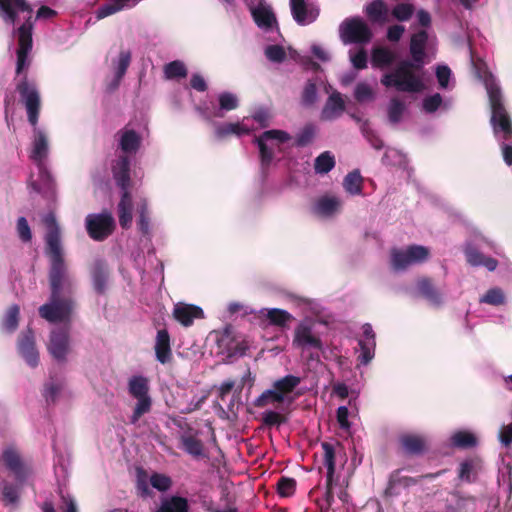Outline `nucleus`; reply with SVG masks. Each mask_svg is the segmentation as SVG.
Instances as JSON below:
<instances>
[{
	"instance_id": "nucleus-1",
	"label": "nucleus",
	"mask_w": 512,
	"mask_h": 512,
	"mask_svg": "<svg viewBox=\"0 0 512 512\" xmlns=\"http://www.w3.org/2000/svg\"><path fill=\"white\" fill-rule=\"evenodd\" d=\"M46 225L45 236L46 253L50 260L49 283L51 294L47 303L39 307V315L50 323L69 322L74 309L71 298L65 297L74 285V280L67 270L63 258V249L60 239V228L55 215L49 213L44 216Z\"/></svg>"
},
{
	"instance_id": "nucleus-2",
	"label": "nucleus",
	"mask_w": 512,
	"mask_h": 512,
	"mask_svg": "<svg viewBox=\"0 0 512 512\" xmlns=\"http://www.w3.org/2000/svg\"><path fill=\"white\" fill-rule=\"evenodd\" d=\"M17 90L25 105L28 121L32 125V134L28 149L30 160L37 166L38 177L30 176L29 186L37 193L54 195V183L50 172L46 167V161L50 152V140L48 132L38 126L40 110V96L36 86L24 78L18 85Z\"/></svg>"
},
{
	"instance_id": "nucleus-3",
	"label": "nucleus",
	"mask_w": 512,
	"mask_h": 512,
	"mask_svg": "<svg viewBox=\"0 0 512 512\" xmlns=\"http://www.w3.org/2000/svg\"><path fill=\"white\" fill-rule=\"evenodd\" d=\"M294 306L304 315L295 325L292 333L293 348L310 352V358L319 357L318 353L326 350L324 336L328 322L322 318L323 306L316 300L297 297L293 300Z\"/></svg>"
},
{
	"instance_id": "nucleus-4",
	"label": "nucleus",
	"mask_w": 512,
	"mask_h": 512,
	"mask_svg": "<svg viewBox=\"0 0 512 512\" xmlns=\"http://www.w3.org/2000/svg\"><path fill=\"white\" fill-rule=\"evenodd\" d=\"M118 148L125 154L120 156L112 167L113 176L117 185L122 189L121 200L118 204V218L122 228L132 225L133 204L128 186L130 182V161L127 156L136 154L142 143V133L132 124H127L116 134Z\"/></svg>"
},
{
	"instance_id": "nucleus-5",
	"label": "nucleus",
	"mask_w": 512,
	"mask_h": 512,
	"mask_svg": "<svg viewBox=\"0 0 512 512\" xmlns=\"http://www.w3.org/2000/svg\"><path fill=\"white\" fill-rule=\"evenodd\" d=\"M431 42L432 39L426 30L414 33L410 41L412 61H403L396 69L385 73L381 78V83L385 87L394 88L399 92H422L426 88L423 77L413 69L420 70L425 65V48Z\"/></svg>"
},
{
	"instance_id": "nucleus-6",
	"label": "nucleus",
	"mask_w": 512,
	"mask_h": 512,
	"mask_svg": "<svg viewBox=\"0 0 512 512\" xmlns=\"http://www.w3.org/2000/svg\"><path fill=\"white\" fill-rule=\"evenodd\" d=\"M32 7L27 0H0V18L10 26H14L21 13L27 15L25 22L14 31L18 39L16 73L21 75L30 65L32 50Z\"/></svg>"
},
{
	"instance_id": "nucleus-7",
	"label": "nucleus",
	"mask_w": 512,
	"mask_h": 512,
	"mask_svg": "<svg viewBox=\"0 0 512 512\" xmlns=\"http://www.w3.org/2000/svg\"><path fill=\"white\" fill-rule=\"evenodd\" d=\"M491 106V124L498 140L503 141L502 155L505 163L512 165V124L502 104V97L496 79L489 75L484 79Z\"/></svg>"
},
{
	"instance_id": "nucleus-8",
	"label": "nucleus",
	"mask_w": 512,
	"mask_h": 512,
	"mask_svg": "<svg viewBox=\"0 0 512 512\" xmlns=\"http://www.w3.org/2000/svg\"><path fill=\"white\" fill-rule=\"evenodd\" d=\"M301 383V378L295 375H286L273 382L270 389L263 391L255 400L254 405L263 408L274 405L278 408L280 405H290L295 400L294 390Z\"/></svg>"
},
{
	"instance_id": "nucleus-9",
	"label": "nucleus",
	"mask_w": 512,
	"mask_h": 512,
	"mask_svg": "<svg viewBox=\"0 0 512 512\" xmlns=\"http://www.w3.org/2000/svg\"><path fill=\"white\" fill-rule=\"evenodd\" d=\"M291 135L278 129H271L263 132L259 137L254 139L259 149L261 166L263 169L270 166L274 156L281 153L290 141Z\"/></svg>"
},
{
	"instance_id": "nucleus-10",
	"label": "nucleus",
	"mask_w": 512,
	"mask_h": 512,
	"mask_svg": "<svg viewBox=\"0 0 512 512\" xmlns=\"http://www.w3.org/2000/svg\"><path fill=\"white\" fill-rule=\"evenodd\" d=\"M128 393L137 400L130 423L136 425L140 418L149 413L152 407V398L149 394V380L143 375H133L127 382Z\"/></svg>"
},
{
	"instance_id": "nucleus-11",
	"label": "nucleus",
	"mask_w": 512,
	"mask_h": 512,
	"mask_svg": "<svg viewBox=\"0 0 512 512\" xmlns=\"http://www.w3.org/2000/svg\"><path fill=\"white\" fill-rule=\"evenodd\" d=\"M429 255V249L422 245L393 248L390 252V264L394 271H403L410 266L425 262Z\"/></svg>"
},
{
	"instance_id": "nucleus-12",
	"label": "nucleus",
	"mask_w": 512,
	"mask_h": 512,
	"mask_svg": "<svg viewBox=\"0 0 512 512\" xmlns=\"http://www.w3.org/2000/svg\"><path fill=\"white\" fill-rule=\"evenodd\" d=\"M339 35L344 44L368 43L372 38L370 28L360 18H351L343 21L339 27Z\"/></svg>"
},
{
	"instance_id": "nucleus-13",
	"label": "nucleus",
	"mask_w": 512,
	"mask_h": 512,
	"mask_svg": "<svg viewBox=\"0 0 512 512\" xmlns=\"http://www.w3.org/2000/svg\"><path fill=\"white\" fill-rule=\"evenodd\" d=\"M89 236L96 241H102L112 234L115 221L110 212L88 214L85 220Z\"/></svg>"
},
{
	"instance_id": "nucleus-14",
	"label": "nucleus",
	"mask_w": 512,
	"mask_h": 512,
	"mask_svg": "<svg viewBox=\"0 0 512 512\" xmlns=\"http://www.w3.org/2000/svg\"><path fill=\"white\" fill-rule=\"evenodd\" d=\"M323 465L327 470L326 475V493L323 503L320 504L322 512H327L333 502V476L335 473V450L334 446L328 442L322 443Z\"/></svg>"
},
{
	"instance_id": "nucleus-15",
	"label": "nucleus",
	"mask_w": 512,
	"mask_h": 512,
	"mask_svg": "<svg viewBox=\"0 0 512 512\" xmlns=\"http://www.w3.org/2000/svg\"><path fill=\"white\" fill-rule=\"evenodd\" d=\"M251 15L256 23V25L264 32L271 33L269 39L272 41H276L277 37L280 36L279 28L277 24V20L275 14L272 11V8L266 3H259L257 7H253L250 10Z\"/></svg>"
},
{
	"instance_id": "nucleus-16",
	"label": "nucleus",
	"mask_w": 512,
	"mask_h": 512,
	"mask_svg": "<svg viewBox=\"0 0 512 512\" xmlns=\"http://www.w3.org/2000/svg\"><path fill=\"white\" fill-rule=\"evenodd\" d=\"M131 58V51L125 48H121L115 55H110L109 68L112 76L109 83L110 89L113 90L118 87L131 63Z\"/></svg>"
},
{
	"instance_id": "nucleus-17",
	"label": "nucleus",
	"mask_w": 512,
	"mask_h": 512,
	"mask_svg": "<svg viewBox=\"0 0 512 512\" xmlns=\"http://www.w3.org/2000/svg\"><path fill=\"white\" fill-rule=\"evenodd\" d=\"M5 466L14 475L16 481L22 484L30 474L29 467L22 460L20 453L13 446H7L2 453Z\"/></svg>"
},
{
	"instance_id": "nucleus-18",
	"label": "nucleus",
	"mask_w": 512,
	"mask_h": 512,
	"mask_svg": "<svg viewBox=\"0 0 512 512\" xmlns=\"http://www.w3.org/2000/svg\"><path fill=\"white\" fill-rule=\"evenodd\" d=\"M255 130L250 117H244L241 121L218 123L214 126V135L217 139H224L230 135L241 137Z\"/></svg>"
},
{
	"instance_id": "nucleus-19",
	"label": "nucleus",
	"mask_w": 512,
	"mask_h": 512,
	"mask_svg": "<svg viewBox=\"0 0 512 512\" xmlns=\"http://www.w3.org/2000/svg\"><path fill=\"white\" fill-rule=\"evenodd\" d=\"M48 351L52 357L60 362L67 359L70 352V340L67 330H53L48 343Z\"/></svg>"
},
{
	"instance_id": "nucleus-20",
	"label": "nucleus",
	"mask_w": 512,
	"mask_h": 512,
	"mask_svg": "<svg viewBox=\"0 0 512 512\" xmlns=\"http://www.w3.org/2000/svg\"><path fill=\"white\" fill-rule=\"evenodd\" d=\"M290 7L294 20L302 26L313 23L319 16V8L305 0H290Z\"/></svg>"
},
{
	"instance_id": "nucleus-21",
	"label": "nucleus",
	"mask_w": 512,
	"mask_h": 512,
	"mask_svg": "<svg viewBox=\"0 0 512 512\" xmlns=\"http://www.w3.org/2000/svg\"><path fill=\"white\" fill-rule=\"evenodd\" d=\"M342 200L337 196L325 195L318 198L313 205V213L324 219L337 215L342 208Z\"/></svg>"
},
{
	"instance_id": "nucleus-22",
	"label": "nucleus",
	"mask_w": 512,
	"mask_h": 512,
	"mask_svg": "<svg viewBox=\"0 0 512 512\" xmlns=\"http://www.w3.org/2000/svg\"><path fill=\"white\" fill-rule=\"evenodd\" d=\"M18 351L30 367L38 365L39 354L35 347L33 332L30 329L21 335L18 342Z\"/></svg>"
},
{
	"instance_id": "nucleus-23",
	"label": "nucleus",
	"mask_w": 512,
	"mask_h": 512,
	"mask_svg": "<svg viewBox=\"0 0 512 512\" xmlns=\"http://www.w3.org/2000/svg\"><path fill=\"white\" fill-rule=\"evenodd\" d=\"M219 109L211 115L208 111L202 107H197L196 110L205 119L210 121L212 117H223V112L232 111L238 108L239 99L237 95L231 92H222L218 95Z\"/></svg>"
},
{
	"instance_id": "nucleus-24",
	"label": "nucleus",
	"mask_w": 512,
	"mask_h": 512,
	"mask_svg": "<svg viewBox=\"0 0 512 512\" xmlns=\"http://www.w3.org/2000/svg\"><path fill=\"white\" fill-rule=\"evenodd\" d=\"M345 111V101L338 91H333L326 100L321 118L325 121H333L339 118Z\"/></svg>"
},
{
	"instance_id": "nucleus-25",
	"label": "nucleus",
	"mask_w": 512,
	"mask_h": 512,
	"mask_svg": "<svg viewBox=\"0 0 512 512\" xmlns=\"http://www.w3.org/2000/svg\"><path fill=\"white\" fill-rule=\"evenodd\" d=\"M173 316L179 323L187 327L193 323L194 319L203 318L204 312L199 306L180 302L175 304Z\"/></svg>"
},
{
	"instance_id": "nucleus-26",
	"label": "nucleus",
	"mask_w": 512,
	"mask_h": 512,
	"mask_svg": "<svg viewBox=\"0 0 512 512\" xmlns=\"http://www.w3.org/2000/svg\"><path fill=\"white\" fill-rule=\"evenodd\" d=\"M465 256L467 259V262L475 267L483 266L488 271H494L497 266L498 262L496 259L492 257L484 256L481 252L478 251L475 247H473L471 244H467L465 247Z\"/></svg>"
},
{
	"instance_id": "nucleus-27",
	"label": "nucleus",
	"mask_w": 512,
	"mask_h": 512,
	"mask_svg": "<svg viewBox=\"0 0 512 512\" xmlns=\"http://www.w3.org/2000/svg\"><path fill=\"white\" fill-rule=\"evenodd\" d=\"M478 443L476 435L468 430H457L453 432L449 439L448 445L452 448L468 449L475 447Z\"/></svg>"
},
{
	"instance_id": "nucleus-28",
	"label": "nucleus",
	"mask_w": 512,
	"mask_h": 512,
	"mask_svg": "<svg viewBox=\"0 0 512 512\" xmlns=\"http://www.w3.org/2000/svg\"><path fill=\"white\" fill-rule=\"evenodd\" d=\"M155 354L156 359L162 364L168 363L171 360L170 336L166 330H159L157 332Z\"/></svg>"
},
{
	"instance_id": "nucleus-29",
	"label": "nucleus",
	"mask_w": 512,
	"mask_h": 512,
	"mask_svg": "<svg viewBox=\"0 0 512 512\" xmlns=\"http://www.w3.org/2000/svg\"><path fill=\"white\" fill-rule=\"evenodd\" d=\"M140 0H108L96 11L97 19H103L125 8L135 6Z\"/></svg>"
},
{
	"instance_id": "nucleus-30",
	"label": "nucleus",
	"mask_w": 512,
	"mask_h": 512,
	"mask_svg": "<svg viewBox=\"0 0 512 512\" xmlns=\"http://www.w3.org/2000/svg\"><path fill=\"white\" fill-rule=\"evenodd\" d=\"M260 316L269 321L270 324L284 327L293 320L291 313L279 308H263L259 311Z\"/></svg>"
},
{
	"instance_id": "nucleus-31",
	"label": "nucleus",
	"mask_w": 512,
	"mask_h": 512,
	"mask_svg": "<svg viewBox=\"0 0 512 512\" xmlns=\"http://www.w3.org/2000/svg\"><path fill=\"white\" fill-rule=\"evenodd\" d=\"M402 448L406 453L419 454L426 447V441L423 436L417 434H405L400 438Z\"/></svg>"
},
{
	"instance_id": "nucleus-32",
	"label": "nucleus",
	"mask_w": 512,
	"mask_h": 512,
	"mask_svg": "<svg viewBox=\"0 0 512 512\" xmlns=\"http://www.w3.org/2000/svg\"><path fill=\"white\" fill-rule=\"evenodd\" d=\"M183 450L194 458L206 456L203 443L193 435H182L180 438Z\"/></svg>"
},
{
	"instance_id": "nucleus-33",
	"label": "nucleus",
	"mask_w": 512,
	"mask_h": 512,
	"mask_svg": "<svg viewBox=\"0 0 512 512\" xmlns=\"http://www.w3.org/2000/svg\"><path fill=\"white\" fill-rule=\"evenodd\" d=\"M417 289L419 293L432 305L439 306L442 303L440 293L433 286L428 278H422L417 282Z\"/></svg>"
},
{
	"instance_id": "nucleus-34",
	"label": "nucleus",
	"mask_w": 512,
	"mask_h": 512,
	"mask_svg": "<svg viewBox=\"0 0 512 512\" xmlns=\"http://www.w3.org/2000/svg\"><path fill=\"white\" fill-rule=\"evenodd\" d=\"M479 303L493 307L504 306L506 304L505 292L500 287L489 288L479 297Z\"/></svg>"
},
{
	"instance_id": "nucleus-35",
	"label": "nucleus",
	"mask_w": 512,
	"mask_h": 512,
	"mask_svg": "<svg viewBox=\"0 0 512 512\" xmlns=\"http://www.w3.org/2000/svg\"><path fill=\"white\" fill-rule=\"evenodd\" d=\"M482 464L479 458H470L463 461L459 468V478L462 481L471 482L481 470Z\"/></svg>"
},
{
	"instance_id": "nucleus-36",
	"label": "nucleus",
	"mask_w": 512,
	"mask_h": 512,
	"mask_svg": "<svg viewBox=\"0 0 512 512\" xmlns=\"http://www.w3.org/2000/svg\"><path fill=\"white\" fill-rule=\"evenodd\" d=\"M363 178L359 170H353L343 179V188L351 196L362 194Z\"/></svg>"
},
{
	"instance_id": "nucleus-37",
	"label": "nucleus",
	"mask_w": 512,
	"mask_h": 512,
	"mask_svg": "<svg viewBox=\"0 0 512 512\" xmlns=\"http://www.w3.org/2000/svg\"><path fill=\"white\" fill-rule=\"evenodd\" d=\"M452 107V100L448 99L443 101L442 96L439 93H434L432 95L426 96L422 101V108L426 113H434L439 108H443L445 110L450 109Z\"/></svg>"
},
{
	"instance_id": "nucleus-38",
	"label": "nucleus",
	"mask_w": 512,
	"mask_h": 512,
	"mask_svg": "<svg viewBox=\"0 0 512 512\" xmlns=\"http://www.w3.org/2000/svg\"><path fill=\"white\" fill-rule=\"evenodd\" d=\"M137 213H138V220H137V226L139 231L144 236H150V218H149V212H148V203L145 198H141L137 202Z\"/></svg>"
},
{
	"instance_id": "nucleus-39",
	"label": "nucleus",
	"mask_w": 512,
	"mask_h": 512,
	"mask_svg": "<svg viewBox=\"0 0 512 512\" xmlns=\"http://www.w3.org/2000/svg\"><path fill=\"white\" fill-rule=\"evenodd\" d=\"M395 59L394 53L384 47H376L372 50L371 63L373 67L385 68L393 63Z\"/></svg>"
},
{
	"instance_id": "nucleus-40",
	"label": "nucleus",
	"mask_w": 512,
	"mask_h": 512,
	"mask_svg": "<svg viewBox=\"0 0 512 512\" xmlns=\"http://www.w3.org/2000/svg\"><path fill=\"white\" fill-rule=\"evenodd\" d=\"M366 14L375 22L387 21L388 9L383 0H374L366 6Z\"/></svg>"
},
{
	"instance_id": "nucleus-41",
	"label": "nucleus",
	"mask_w": 512,
	"mask_h": 512,
	"mask_svg": "<svg viewBox=\"0 0 512 512\" xmlns=\"http://www.w3.org/2000/svg\"><path fill=\"white\" fill-rule=\"evenodd\" d=\"M93 287L98 293H103L107 282V268L104 263H95L92 271Z\"/></svg>"
},
{
	"instance_id": "nucleus-42",
	"label": "nucleus",
	"mask_w": 512,
	"mask_h": 512,
	"mask_svg": "<svg viewBox=\"0 0 512 512\" xmlns=\"http://www.w3.org/2000/svg\"><path fill=\"white\" fill-rule=\"evenodd\" d=\"M435 75L440 89L449 90L454 87L452 71L447 65H437L435 67Z\"/></svg>"
},
{
	"instance_id": "nucleus-43",
	"label": "nucleus",
	"mask_w": 512,
	"mask_h": 512,
	"mask_svg": "<svg viewBox=\"0 0 512 512\" xmlns=\"http://www.w3.org/2000/svg\"><path fill=\"white\" fill-rule=\"evenodd\" d=\"M188 503L185 498L171 497L162 501L157 512H187Z\"/></svg>"
},
{
	"instance_id": "nucleus-44",
	"label": "nucleus",
	"mask_w": 512,
	"mask_h": 512,
	"mask_svg": "<svg viewBox=\"0 0 512 512\" xmlns=\"http://www.w3.org/2000/svg\"><path fill=\"white\" fill-rule=\"evenodd\" d=\"M335 166L334 156L326 151L321 153L316 159L314 163L315 172L318 174H326L331 171Z\"/></svg>"
},
{
	"instance_id": "nucleus-45",
	"label": "nucleus",
	"mask_w": 512,
	"mask_h": 512,
	"mask_svg": "<svg viewBox=\"0 0 512 512\" xmlns=\"http://www.w3.org/2000/svg\"><path fill=\"white\" fill-rule=\"evenodd\" d=\"M354 97L360 103L368 102L374 100L375 92L369 83L361 81L354 88Z\"/></svg>"
},
{
	"instance_id": "nucleus-46",
	"label": "nucleus",
	"mask_w": 512,
	"mask_h": 512,
	"mask_svg": "<svg viewBox=\"0 0 512 512\" xmlns=\"http://www.w3.org/2000/svg\"><path fill=\"white\" fill-rule=\"evenodd\" d=\"M358 345L360 347V353L358 355L359 365L366 366L375 356L376 343L358 340Z\"/></svg>"
},
{
	"instance_id": "nucleus-47",
	"label": "nucleus",
	"mask_w": 512,
	"mask_h": 512,
	"mask_svg": "<svg viewBox=\"0 0 512 512\" xmlns=\"http://www.w3.org/2000/svg\"><path fill=\"white\" fill-rule=\"evenodd\" d=\"M164 74L167 79L185 77L187 69L183 62L176 60L164 66Z\"/></svg>"
},
{
	"instance_id": "nucleus-48",
	"label": "nucleus",
	"mask_w": 512,
	"mask_h": 512,
	"mask_svg": "<svg viewBox=\"0 0 512 512\" xmlns=\"http://www.w3.org/2000/svg\"><path fill=\"white\" fill-rule=\"evenodd\" d=\"M20 309L18 305H12L6 312L3 319V328L7 332H13L18 326Z\"/></svg>"
},
{
	"instance_id": "nucleus-49",
	"label": "nucleus",
	"mask_w": 512,
	"mask_h": 512,
	"mask_svg": "<svg viewBox=\"0 0 512 512\" xmlns=\"http://www.w3.org/2000/svg\"><path fill=\"white\" fill-rule=\"evenodd\" d=\"M63 386L61 383L49 381L45 384L43 396L48 404L55 403L62 393Z\"/></svg>"
},
{
	"instance_id": "nucleus-50",
	"label": "nucleus",
	"mask_w": 512,
	"mask_h": 512,
	"mask_svg": "<svg viewBox=\"0 0 512 512\" xmlns=\"http://www.w3.org/2000/svg\"><path fill=\"white\" fill-rule=\"evenodd\" d=\"M414 6L410 3H399L393 7L391 14L398 21H407L414 14Z\"/></svg>"
},
{
	"instance_id": "nucleus-51",
	"label": "nucleus",
	"mask_w": 512,
	"mask_h": 512,
	"mask_svg": "<svg viewBox=\"0 0 512 512\" xmlns=\"http://www.w3.org/2000/svg\"><path fill=\"white\" fill-rule=\"evenodd\" d=\"M296 481L293 478L282 477L277 483V490L280 496L290 497L294 494Z\"/></svg>"
},
{
	"instance_id": "nucleus-52",
	"label": "nucleus",
	"mask_w": 512,
	"mask_h": 512,
	"mask_svg": "<svg viewBox=\"0 0 512 512\" xmlns=\"http://www.w3.org/2000/svg\"><path fill=\"white\" fill-rule=\"evenodd\" d=\"M405 110L404 104L398 99H391L388 105L389 120L393 123L400 121Z\"/></svg>"
},
{
	"instance_id": "nucleus-53",
	"label": "nucleus",
	"mask_w": 512,
	"mask_h": 512,
	"mask_svg": "<svg viewBox=\"0 0 512 512\" xmlns=\"http://www.w3.org/2000/svg\"><path fill=\"white\" fill-rule=\"evenodd\" d=\"M271 118L272 115L270 111L265 107L257 108L250 117L251 121H256L261 128L267 127L270 123Z\"/></svg>"
},
{
	"instance_id": "nucleus-54",
	"label": "nucleus",
	"mask_w": 512,
	"mask_h": 512,
	"mask_svg": "<svg viewBox=\"0 0 512 512\" xmlns=\"http://www.w3.org/2000/svg\"><path fill=\"white\" fill-rule=\"evenodd\" d=\"M265 55L270 61L280 63L285 59L286 52L282 46L269 45L265 49Z\"/></svg>"
},
{
	"instance_id": "nucleus-55",
	"label": "nucleus",
	"mask_w": 512,
	"mask_h": 512,
	"mask_svg": "<svg viewBox=\"0 0 512 512\" xmlns=\"http://www.w3.org/2000/svg\"><path fill=\"white\" fill-rule=\"evenodd\" d=\"M404 155L393 148H388L383 156V163L387 165H402L404 163Z\"/></svg>"
},
{
	"instance_id": "nucleus-56",
	"label": "nucleus",
	"mask_w": 512,
	"mask_h": 512,
	"mask_svg": "<svg viewBox=\"0 0 512 512\" xmlns=\"http://www.w3.org/2000/svg\"><path fill=\"white\" fill-rule=\"evenodd\" d=\"M350 62L356 69H364L367 67V53L364 49H359L356 52L349 51Z\"/></svg>"
},
{
	"instance_id": "nucleus-57",
	"label": "nucleus",
	"mask_w": 512,
	"mask_h": 512,
	"mask_svg": "<svg viewBox=\"0 0 512 512\" xmlns=\"http://www.w3.org/2000/svg\"><path fill=\"white\" fill-rule=\"evenodd\" d=\"M2 494L6 505L15 504L19 498V490L16 486L5 483L2 487Z\"/></svg>"
},
{
	"instance_id": "nucleus-58",
	"label": "nucleus",
	"mask_w": 512,
	"mask_h": 512,
	"mask_svg": "<svg viewBox=\"0 0 512 512\" xmlns=\"http://www.w3.org/2000/svg\"><path fill=\"white\" fill-rule=\"evenodd\" d=\"M150 483L155 489L166 491L171 486V479L164 474L155 473L150 477Z\"/></svg>"
},
{
	"instance_id": "nucleus-59",
	"label": "nucleus",
	"mask_w": 512,
	"mask_h": 512,
	"mask_svg": "<svg viewBox=\"0 0 512 512\" xmlns=\"http://www.w3.org/2000/svg\"><path fill=\"white\" fill-rule=\"evenodd\" d=\"M17 234L23 242H29L32 239L30 226L25 217H19L17 220Z\"/></svg>"
},
{
	"instance_id": "nucleus-60",
	"label": "nucleus",
	"mask_w": 512,
	"mask_h": 512,
	"mask_svg": "<svg viewBox=\"0 0 512 512\" xmlns=\"http://www.w3.org/2000/svg\"><path fill=\"white\" fill-rule=\"evenodd\" d=\"M349 418V410L346 406H340L337 409V422L340 428L344 431H349L351 428V423L348 420Z\"/></svg>"
},
{
	"instance_id": "nucleus-61",
	"label": "nucleus",
	"mask_w": 512,
	"mask_h": 512,
	"mask_svg": "<svg viewBox=\"0 0 512 512\" xmlns=\"http://www.w3.org/2000/svg\"><path fill=\"white\" fill-rule=\"evenodd\" d=\"M302 100L306 105H311L317 100V89L314 83L308 82L304 88Z\"/></svg>"
},
{
	"instance_id": "nucleus-62",
	"label": "nucleus",
	"mask_w": 512,
	"mask_h": 512,
	"mask_svg": "<svg viewBox=\"0 0 512 512\" xmlns=\"http://www.w3.org/2000/svg\"><path fill=\"white\" fill-rule=\"evenodd\" d=\"M498 438L501 444L506 447L512 444V423L501 427Z\"/></svg>"
},
{
	"instance_id": "nucleus-63",
	"label": "nucleus",
	"mask_w": 512,
	"mask_h": 512,
	"mask_svg": "<svg viewBox=\"0 0 512 512\" xmlns=\"http://www.w3.org/2000/svg\"><path fill=\"white\" fill-rule=\"evenodd\" d=\"M262 419L266 425H278L282 421V416L278 411L266 410L262 413Z\"/></svg>"
},
{
	"instance_id": "nucleus-64",
	"label": "nucleus",
	"mask_w": 512,
	"mask_h": 512,
	"mask_svg": "<svg viewBox=\"0 0 512 512\" xmlns=\"http://www.w3.org/2000/svg\"><path fill=\"white\" fill-rule=\"evenodd\" d=\"M57 12L48 6H41L36 12V20H49L54 18Z\"/></svg>"
}]
</instances>
